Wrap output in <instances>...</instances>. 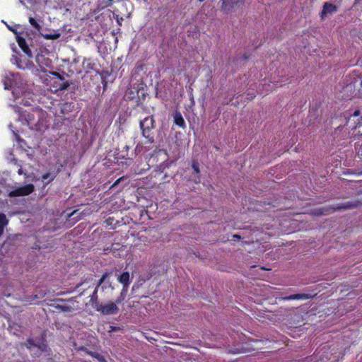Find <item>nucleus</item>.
Returning a JSON list of instances; mask_svg holds the SVG:
<instances>
[{
  "instance_id": "obj_1",
  "label": "nucleus",
  "mask_w": 362,
  "mask_h": 362,
  "mask_svg": "<svg viewBox=\"0 0 362 362\" xmlns=\"http://www.w3.org/2000/svg\"><path fill=\"white\" fill-rule=\"evenodd\" d=\"M16 111L19 112V119L23 124L28 125L30 129L39 130L40 129L41 117L39 112L20 111L21 108L19 107H16Z\"/></svg>"
},
{
  "instance_id": "obj_2",
  "label": "nucleus",
  "mask_w": 362,
  "mask_h": 362,
  "mask_svg": "<svg viewBox=\"0 0 362 362\" xmlns=\"http://www.w3.org/2000/svg\"><path fill=\"white\" fill-rule=\"evenodd\" d=\"M361 202L358 200L354 202H347L346 203L337 204L336 206H329V207H321L318 209H315L314 210V214L317 216L321 215H327L332 212H334L337 210L341 209H354L361 205Z\"/></svg>"
},
{
  "instance_id": "obj_3",
  "label": "nucleus",
  "mask_w": 362,
  "mask_h": 362,
  "mask_svg": "<svg viewBox=\"0 0 362 362\" xmlns=\"http://www.w3.org/2000/svg\"><path fill=\"white\" fill-rule=\"evenodd\" d=\"M139 127L141 130L142 136L148 139L149 144L154 142V137L152 130L155 128V120L153 116L145 117L139 122Z\"/></svg>"
},
{
  "instance_id": "obj_4",
  "label": "nucleus",
  "mask_w": 362,
  "mask_h": 362,
  "mask_svg": "<svg viewBox=\"0 0 362 362\" xmlns=\"http://www.w3.org/2000/svg\"><path fill=\"white\" fill-rule=\"evenodd\" d=\"M97 306H99V308L96 311L105 315L117 314L119 311V308L115 302H110L107 304H103L101 303V305H98Z\"/></svg>"
},
{
  "instance_id": "obj_5",
  "label": "nucleus",
  "mask_w": 362,
  "mask_h": 362,
  "mask_svg": "<svg viewBox=\"0 0 362 362\" xmlns=\"http://www.w3.org/2000/svg\"><path fill=\"white\" fill-rule=\"evenodd\" d=\"M52 74L59 79V81L54 82L52 86L55 88L56 90H64L67 89L69 86L71 84V82L64 80V77L62 76L59 73L54 71Z\"/></svg>"
},
{
  "instance_id": "obj_6",
  "label": "nucleus",
  "mask_w": 362,
  "mask_h": 362,
  "mask_svg": "<svg viewBox=\"0 0 362 362\" xmlns=\"http://www.w3.org/2000/svg\"><path fill=\"white\" fill-rule=\"evenodd\" d=\"M221 10L226 13H228L233 11V9L239 6V4H243L245 0H221Z\"/></svg>"
},
{
  "instance_id": "obj_7",
  "label": "nucleus",
  "mask_w": 362,
  "mask_h": 362,
  "mask_svg": "<svg viewBox=\"0 0 362 362\" xmlns=\"http://www.w3.org/2000/svg\"><path fill=\"white\" fill-rule=\"evenodd\" d=\"M315 295L316 294L296 293L282 297L276 296V299H279L280 300H308L314 298Z\"/></svg>"
},
{
  "instance_id": "obj_8",
  "label": "nucleus",
  "mask_w": 362,
  "mask_h": 362,
  "mask_svg": "<svg viewBox=\"0 0 362 362\" xmlns=\"http://www.w3.org/2000/svg\"><path fill=\"white\" fill-rule=\"evenodd\" d=\"M34 189V186L33 185H28L25 187H22L20 188H18L10 193V196L11 197H18V196H25L28 195Z\"/></svg>"
},
{
  "instance_id": "obj_9",
  "label": "nucleus",
  "mask_w": 362,
  "mask_h": 362,
  "mask_svg": "<svg viewBox=\"0 0 362 362\" xmlns=\"http://www.w3.org/2000/svg\"><path fill=\"white\" fill-rule=\"evenodd\" d=\"M337 11V6L329 2H325L320 12V18L325 19L327 14H333Z\"/></svg>"
},
{
  "instance_id": "obj_10",
  "label": "nucleus",
  "mask_w": 362,
  "mask_h": 362,
  "mask_svg": "<svg viewBox=\"0 0 362 362\" xmlns=\"http://www.w3.org/2000/svg\"><path fill=\"white\" fill-rule=\"evenodd\" d=\"M82 66L86 72H88L89 71H94L96 72L98 70L96 69L97 64L91 58H84L82 62Z\"/></svg>"
},
{
  "instance_id": "obj_11",
  "label": "nucleus",
  "mask_w": 362,
  "mask_h": 362,
  "mask_svg": "<svg viewBox=\"0 0 362 362\" xmlns=\"http://www.w3.org/2000/svg\"><path fill=\"white\" fill-rule=\"evenodd\" d=\"M17 42L18 46L21 47V49L23 50V52L26 54L28 57H32V52L30 49L29 48L28 45H27L26 40L23 37H17Z\"/></svg>"
},
{
  "instance_id": "obj_12",
  "label": "nucleus",
  "mask_w": 362,
  "mask_h": 362,
  "mask_svg": "<svg viewBox=\"0 0 362 362\" xmlns=\"http://www.w3.org/2000/svg\"><path fill=\"white\" fill-rule=\"evenodd\" d=\"M173 118L174 122L177 126L182 129H185L186 127L185 119L180 112L175 111L173 115Z\"/></svg>"
},
{
  "instance_id": "obj_13",
  "label": "nucleus",
  "mask_w": 362,
  "mask_h": 362,
  "mask_svg": "<svg viewBox=\"0 0 362 362\" xmlns=\"http://www.w3.org/2000/svg\"><path fill=\"white\" fill-rule=\"evenodd\" d=\"M92 308L97 310V309L99 308V306H96L98 305H101V303L99 301L98 298V289L97 287L95 288L94 291L93 292V294L90 296V298L89 300Z\"/></svg>"
},
{
  "instance_id": "obj_14",
  "label": "nucleus",
  "mask_w": 362,
  "mask_h": 362,
  "mask_svg": "<svg viewBox=\"0 0 362 362\" xmlns=\"http://www.w3.org/2000/svg\"><path fill=\"white\" fill-rule=\"evenodd\" d=\"M118 281L119 283L123 284V288H127L129 284V274L127 272H124L122 273L119 278Z\"/></svg>"
},
{
  "instance_id": "obj_15",
  "label": "nucleus",
  "mask_w": 362,
  "mask_h": 362,
  "mask_svg": "<svg viewBox=\"0 0 362 362\" xmlns=\"http://www.w3.org/2000/svg\"><path fill=\"white\" fill-rule=\"evenodd\" d=\"M73 105L71 103L66 102L62 104L60 107V113L65 116L72 110Z\"/></svg>"
},
{
  "instance_id": "obj_16",
  "label": "nucleus",
  "mask_w": 362,
  "mask_h": 362,
  "mask_svg": "<svg viewBox=\"0 0 362 362\" xmlns=\"http://www.w3.org/2000/svg\"><path fill=\"white\" fill-rule=\"evenodd\" d=\"M11 61H13V63L15 64L16 66L20 69H25L27 66V62H23L21 57H18L16 56L13 57Z\"/></svg>"
},
{
  "instance_id": "obj_17",
  "label": "nucleus",
  "mask_w": 362,
  "mask_h": 362,
  "mask_svg": "<svg viewBox=\"0 0 362 362\" xmlns=\"http://www.w3.org/2000/svg\"><path fill=\"white\" fill-rule=\"evenodd\" d=\"M349 86H354V88H357L358 90L360 91L362 88V76H359L358 78H354Z\"/></svg>"
},
{
  "instance_id": "obj_18",
  "label": "nucleus",
  "mask_w": 362,
  "mask_h": 362,
  "mask_svg": "<svg viewBox=\"0 0 362 362\" xmlns=\"http://www.w3.org/2000/svg\"><path fill=\"white\" fill-rule=\"evenodd\" d=\"M52 306L54 307L55 309L64 312V313H68L71 312L72 310V307L70 305H62L59 304H52Z\"/></svg>"
},
{
  "instance_id": "obj_19",
  "label": "nucleus",
  "mask_w": 362,
  "mask_h": 362,
  "mask_svg": "<svg viewBox=\"0 0 362 362\" xmlns=\"http://www.w3.org/2000/svg\"><path fill=\"white\" fill-rule=\"evenodd\" d=\"M56 177V175H51L50 173H46L42 175V181L48 184L53 181Z\"/></svg>"
},
{
  "instance_id": "obj_20",
  "label": "nucleus",
  "mask_w": 362,
  "mask_h": 362,
  "mask_svg": "<svg viewBox=\"0 0 362 362\" xmlns=\"http://www.w3.org/2000/svg\"><path fill=\"white\" fill-rule=\"evenodd\" d=\"M8 221L4 214H0V229L4 230V228L8 225Z\"/></svg>"
},
{
  "instance_id": "obj_21",
  "label": "nucleus",
  "mask_w": 362,
  "mask_h": 362,
  "mask_svg": "<svg viewBox=\"0 0 362 362\" xmlns=\"http://www.w3.org/2000/svg\"><path fill=\"white\" fill-rule=\"evenodd\" d=\"M127 288H123L120 293L119 296H118L117 298V299L115 300V303H117V305L121 303L124 300L126 295H127Z\"/></svg>"
},
{
  "instance_id": "obj_22",
  "label": "nucleus",
  "mask_w": 362,
  "mask_h": 362,
  "mask_svg": "<svg viewBox=\"0 0 362 362\" xmlns=\"http://www.w3.org/2000/svg\"><path fill=\"white\" fill-rule=\"evenodd\" d=\"M97 74H98L102 80V83L105 86L106 85V77L109 75V73L107 71H99L97 70L95 72Z\"/></svg>"
},
{
  "instance_id": "obj_23",
  "label": "nucleus",
  "mask_w": 362,
  "mask_h": 362,
  "mask_svg": "<svg viewBox=\"0 0 362 362\" xmlns=\"http://www.w3.org/2000/svg\"><path fill=\"white\" fill-rule=\"evenodd\" d=\"M43 36L46 40H57L60 37L61 34L59 32H54V33L46 34Z\"/></svg>"
},
{
  "instance_id": "obj_24",
  "label": "nucleus",
  "mask_w": 362,
  "mask_h": 362,
  "mask_svg": "<svg viewBox=\"0 0 362 362\" xmlns=\"http://www.w3.org/2000/svg\"><path fill=\"white\" fill-rule=\"evenodd\" d=\"M77 212L78 210H74L71 213L67 214L68 218H72L74 220L73 223H75L81 219V216H77L76 217H75V215L77 214Z\"/></svg>"
},
{
  "instance_id": "obj_25",
  "label": "nucleus",
  "mask_w": 362,
  "mask_h": 362,
  "mask_svg": "<svg viewBox=\"0 0 362 362\" xmlns=\"http://www.w3.org/2000/svg\"><path fill=\"white\" fill-rule=\"evenodd\" d=\"M29 23L30 25L37 31H40L41 29V25L37 22L35 18L33 17L29 18Z\"/></svg>"
},
{
  "instance_id": "obj_26",
  "label": "nucleus",
  "mask_w": 362,
  "mask_h": 362,
  "mask_svg": "<svg viewBox=\"0 0 362 362\" xmlns=\"http://www.w3.org/2000/svg\"><path fill=\"white\" fill-rule=\"evenodd\" d=\"M26 346L28 349H30L32 347L37 346V344L32 339H28L26 341Z\"/></svg>"
},
{
  "instance_id": "obj_27",
  "label": "nucleus",
  "mask_w": 362,
  "mask_h": 362,
  "mask_svg": "<svg viewBox=\"0 0 362 362\" xmlns=\"http://www.w3.org/2000/svg\"><path fill=\"white\" fill-rule=\"evenodd\" d=\"M192 168L194 170L196 173H199V163L196 160H193L192 163Z\"/></svg>"
},
{
  "instance_id": "obj_28",
  "label": "nucleus",
  "mask_w": 362,
  "mask_h": 362,
  "mask_svg": "<svg viewBox=\"0 0 362 362\" xmlns=\"http://www.w3.org/2000/svg\"><path fill=\"white\" fill-rule=\"evenodd\" d=\"M4 85L5 89H10L11 88L12 84L11 81L8 78V77H6L4 81Z\"/></svg>"
},
{
  "instance_id": "obj_29",
  "label": "nucleus",
  "mask_w": 362,
  "mask_h": 362,
  "mask_svg": "<svg viewBox=\"0 0 362 362\" xmlns=\"http://www.w3.org/2000/svg\"><path fill=\"white\" fill-rule=\"evenodd\" d=\"M107 276H108L107 273H105V274H103V276H101V278L98 281V284L96 286L97 288L105 281V280L106 279Z\"/></svg>"
},
{
  "instance_id": "obj_30",
  "label": "nucleus",
  "mask_w": 362,
  "mask_h": 362,
  "mask_svg": "<svg viewBox=\"0 0 362 362\" xmlns=\"http://www.w3.org/2000/svg\"><path fill=\"white\" fill-rule=\"evenodd\" d=\"M113 0H106L105 2L101 3V8H104L110 6L112 4Z\"/></svg>"
},
{
  "instance_id": "obj_31",
  "label": "nucleus",
  "mask_w": 362,
  "mask_h": 362,
  "mask_svg": "<svg viewBox=\"0 0 362 362\" xmlns=\"http://www.w3.org/2000/svg\"><path fill=\"white\" fill-rule=\"evenodd\" d=\"M94 357H95L98 360L99 362H107L105 357L99 354H95Z\"/></svg>"
},
{
  "instance_id": "obj_32",
  "label": "nucleus",
  "mask_w": 362,
  "mask_h": 362,
  "mask_svg": "<svg viewBox=\"0 0 362 362\" xmlns=\"http://www.w3.org/2000/svg\"><path fill=\"white\" fill-rule=\"evenodd\" d=\"M115 20L119 25H122V21L124 20L122 17H119L118 15H116Z\"/></svg>"
},
{
  "instance_id": "obj_33",
  "label": "nucleus",
  "mask_w": 362,
  "mask_h": 362,
  "mask_svg": "<svg viewBox=\"0 0 362 362\" xmlns=\"http://www.w3.org/2000/svg\"><path fill=\"white\" fill-rule=\"evenodd\" d=\"M247 99H248V100H252V99L255 97V93H247Z\"/></svg>"
},
{
  "instance_id": "obj_34",
  "label": "nucleus",
  "mask_w": 362,
  "mask_h": 362,
  "mask_svg": "<svg viewBox=\"0 0 362 362\" xmlns=\"http://www.w3.org/2000/svg\"><path fill=\"white\" fill-rule=\"evenodd\" d=\"M119 328L118 327H115V326H110V329H109V332H115V331H117L118 330Z\"/></svg>"
},
{
  "instance_id": "obj_35",
  "label": "nucleus",
  "mask_w": 362,
  "mask_h": 362,
  "mask_svg": "<svg viewBox=\"0 0 362 362\" xmlns=\"http://www.w3.org/2000/svg\"><path fill=\"white\" fill-rule=\"evenodd\" d=\"M143 148V146L141 145H140L139 144H138L136 146V151H139V152H141V148Z\"/></svg>"
},
{
  "instance_id": "obj_36",
  "label": "nucleus",
  "mask_w": 362,
  "mask_h": 362,
  "mask_svg": "<svg viewBox=\"0 0 362 362\" xmlns=\"http://www.w3.org/2000/svg\"><path fill=\"white\" fill-rule=\"evenodd\" d=\"M121 179H122V178H119V179H117V180L113 183V185H112V187H115L116 185H117L119 183V182H120V180H121Z\"/></svg>"
},
{
  "instance_id": "obj_37",
  "label": "nucleus",
  "mask_w": 362,
  "mask_h": 362,
  "mask_svg": "<svg viewBox=\"0 0 362 362\" xmlns=\"http://www.w3.org/2000/svg\"><path fill=\"white\" fill-rule=\"evenodd\" d=\"M233 238L237 239V240H239V239L241 238V236L238 235V234H235V235H233Z\"/></svg>"
},
{
  "instance_id": "obj_38",
  "label": "nucleus",
  "mask_w": 362,
  "mask_h": 362,
  "mask_svg": "<svg viewBox=\"0 0 362 362\" xmlns=\"http://www.w3.org/2000/svg\"><path fill=\"white\" fill-rule=\"evenodd\" d=\"M18 175H22L23 174V170H22V168L21 166H20V168L18 170Z\"/></svg>"
},
{
  "instance_id": "obj_39",
  "label": "nucleus",
  "mask_w": 362,
  "mask_h": 362,
  "mask_svg": "<svg viewBox=\"0 0 362 362\" xmlns=\"http://www.w3.org/2000/svg\"><path fill=\"white\" fill-rule=\"evenodd\" d=\"M16 137L18 141H23V139H21L18 134H15Z\"/></svg>"
},
{
  "instance_id": "obj_40",
  "label": "nucleus",
  "mask_w": 362,
  "mask_h": 362,
  "mask_svg": "<svg viewBox=\"0 0 362 362\" xmlns=\"http://www.w3.org/2000/svg\"><path fill=\"white\" fill-rule=\"evenodd\" d=\"M233 98H231L228 101H226V102H224L223 103V105H228L229 104L230 102H231L233 100Z\"/></svg>"
},
{
  "instance_id": "obj_41",
  "label": "nucleus",
  "mask_w": 362,
  "mask_h": 362,
  "mask_svg": "<svg viewBox=\"0 0 362 362\" xmlns=\"http://www.w3.org/2000/svg\"><path fill=\"white\" fill-rule=\"evenodd\" d=\"M66 300H64V299H62V298H58L56 300L57 302H64L66 301Z\"/></svg>"
},
{
  "instance_id": "obj_42",
  "label": "nucleus",
  "mask_w": 362,
  "mask_h": 362,
  "mask_svg": "<svg viewBox=\"0 0 362 362\" xmlns=\"http://www.w3.org/2000/svg\"><path fill=\"white\" fill-rule=\"evenodd\" d=\"M248 58H249V56H247V55H246V54H245V55H244V59H247Z\"/></svg>"
},
{
  "instance_id": "obj_43",
  "label": "nucleus",
  "mask_w": 362,
  "mask_h": 362,
  "mask_svg": "<svg viewBox=\"0 0 362 362\" xmlns=\"http://www.w3.org/2000/svg\"><path fill=\"white\" fill-rule=\"evenodd\" d=\"M83 283H81V284H78L77 286H76V288H79Z\"/></svg>"
},
{
  "instance_id": "obj_44",
  "label": "nucleus",
  "mask_w": 362,
  "mask_h": 362,
  "mask_svg": "<svg viewBox=\"0 0 362 362\" xmlns=\"http://www.w3.org/2000/svg\"><path fill=\"white\" fill-rule=\"evenodd\" d=\"M4 233V230H2L1 229H0V236L3 234Z\"/></svg>"
},
{
  "instance_id": "obj_45",
  "label": "nucleus",
  "mask_w": 362,
  "mask_h": 362,
  "mask_svg": "<svg viewBox=\"0 0 362 362\" xmlns=\"http://www.w3.org/2000/svg\"><path fill=\"white\" fill-rule=\"evenodd\" d=\"M263 86H268V87H269V86H270V84H265V83H264V84H263Z\"/></svg>"
},
{
  "instance_id": "obj_46",
  "label": "nucleus",
  "mask_w": 362,
  "mask_h": 362,
  "mask_svg": "<svg viewBox=\"0 0 362 362\" xmlns=\"http://www.w3.org/2000/svg\"><path fill=\"white\" fill-rule=\"evenodd\" d=\"M269 90L267 88H266V93H267Z\"/></svg>"
},
{
  "instance_id": "obj_47",
  "label": "nucleus",
  "mask_w": 362,
  "mask_h": 362,
  "mask_svg": "<svg viewBox=\"0 0 362 362\" xmlns=\"http://www.w3.org/2000/svg\"><path fill=\"white\" fill-rule=\"evenodd\" d=\"M199 2H202L204 1V0H198Z\"/></svg>"
},
{
  "instance_id": "obj_48",
  "label": "nucleus",
  "mask_w": 362,
  "mask_h": 362,
  "mask_svg": "<svg viewBox=\"0 0 362 362\" xmlns=\"http://www.w3.org/2000/svg\"><path fill=\"white\" fill-rule=\"evenodd\" d=\"M355 1H356V2H357V1H358L359 0H355Z\"/></svg>"
},
{
  "instance_id": "obj_49",
  "label": "nucleus",
  "mask_w": 362,
  "mask_h": 362,
  "mask_svg": "<svg viewBox=\"0 0 362 362\" xmlns=\"http://www.w3.org/2000/svg\"><path fill=\"white\" fill-rule=\"evenodd\" d=\"M145 1H146L147 0H144Z\"/></svg>"
}]
</instances>
